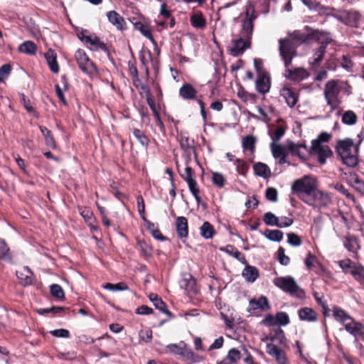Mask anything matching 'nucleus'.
<instances>
[{"mask_svg":"<svg viewBox=\"0 0 364 364\" xmlns=\"http://www.w3.org/2000/svg\"><path fill=\"white\" fill-rule=\"evenodd\" d=\"M254 173L256 176L262 177L265 179L270 178L271 170L264 163L257 162L253 165Z\"/></svg>","mask_w":364,"mask_h":364,"instance_id":"31","label":"nucleus"},{"mask_svg":"<svg viewBox=\"0 0 364 364\" xmlns=\"http://www.w3.org/2000/svg\"><path fill=\"white\" fill-rule=\"evenodd\" d=\"M336 18L340 22L348 26L357 28L358 27L361 15L358 11L353 9L344 10L340 11Z\"/></svg>","mask_w":364,"mask_h":364,"instance_id":"10","label":"nucleus"},{"mask_svg":"<svg viewBox=\"0 0 364 364\" xmlns=\"http://www.w3.org/2000/svg\"><path fill=\"white\" fill-rule=\"evenodd\" d=\"M180 286L185 289L188 294H196L198 292L196 289V281L191 276L188 275V277H185L180 282Z\"/></svg>","mask_w":364,"mask_h":364,"instance_id":"30","label":"nucleus"},{"mask_svg":"<svg viewBox=\"0 0 364 364\" xmlns=\"http://www.w3.org/2000/svg\"><path fill=\"white\" fill-rule=\"evenodd\" d=\"M287 147L292 156H297L302 159H305L306 154L299 149L297 144L291 140H287Z\"/></svg>","mask_w":364,"mask_h":364,"instance_id":"41","label":"nucleus"},{"mask_svg":"<svg viewBox=\"0 0 364 364\" xmlns=\"http://www.w3.org/2000/svg\"><path fill=\"white\" fill-rule=\"evenodd\" d=\"M309 42V35L296 30L279 40V52L284 67L289 66L297 56V48L302 43Z\"/></svg>","mask_w":364,"mask_h":364,"instance_id":"1","label":"nucleus"},{"mask_svg":"<svg viewBox=\"0 0 364 364\" xmlns=\"http://www.w3.org/2000/svg\"><path fill=\"white\" fill-rule=\"evenodd\" d=\"M266 352L275 359L277 364H288V358L284 350L274 343H267Z\"/></svg>","mask_w":364,"mask_h":364,"instance_id":"13","label":"nucleus"},{"mask_svg":"<svg viewBox=\"0 0 364 364\" xmlns=\"http://www.w3.org/2000/svg\"><path fill=\"white\" fill-rule=\"evenodd\" d=\"M237 96L245 102L248 101L255 102L257 100V95L255 94L250 93L244 90L238 91Z\"/></svg>","mask_w":364,"mask_h":364,"instance_id":"57","label":"nucleus"},{"mask_svg":"<svg viewBox=\"0 0 364 364\" xmlns=\"http://www.w3.org/2000/svg\"><path fill=\"white\" fill-rule=\"evenodd\" d=\"M45 58L51 71L54 73H58L59 72V66L56 60V54L54 51L49 50L45 53Z\"/></svg>","mask_w":364,"mask_h":364,"instance_id":"36","label":"nucleus"},{"mask_svg":"<svg viewBox=\"0 0 364 364\" xmlns=\"http://www.w3.org/2000/svg\"><path fill=\"white\" fill-rule=\"evenodd\" d=\"M298 316L301 321L315 322L318 320L317 312L310 307H302L298 310Z\"/></svg>","mask_w":364,"mask_h":364,"instance_id":"22","label":"nucleus"},{"mask_svg":"<svg viewBox=\"0 0 364 364\" xmlns=\"http://www.w3.org/2000/svg\"><path fill=\"white\" fill-rule=\"evenodd\" d=\"M333 316L334 318L344 326L345 330L356 340L364 341V325L355 321L341 308L335 307Z\"/></svg>","mask_w":364,"mask_h":364,"instance_id":"4","label":"nucleus"},{"mask_svg":"<svg viewBox=\"0 0 364 364\" xmlns=\"http://www.w3.org/2000/svg\"><path fill=\"white\" fill-rule=\"evenodd\" d=\"M181 148L186 153L190 154L191 151H194V146L192 145L188 137L181 136L180 139Z\"/></svg>","mask_w":364,"mask_h":364,"instance_id":"56","label":"nucleus"},{"mask_svg":"<svg viewBox=\"0 0 364 364\" xmlns=\"http://www.w3.org/2000/svg\"><path fill=\"white\" fill-rule=\"evenodd\" d=\"M306 203L318 209L328 208L333 204L332 195L316 188Z\"/></svg>","mask_w":364,"mask_h":364,"instance_id":"7","label":"nucleus"},{"mask_svg":"<svg viewBox=\"0 0 364 364\" xmlns=\"http://www.w3.org/2000/svg\"><path fill=\"white\" fill-rule=\"evenodd\" d=\"M138 247L140 249L141 256L145 259L151 257L152 255V247L144 241H138Z\"/></svg>","mask_w":364,"mask_h":364,"instance_id":"49","label":"nucleus"},{"mask_svg":"<svg viewBox=\"0 0 364 364\" xmlns=\"http://www.w3.org/2000/svg\"><path fill=\"white\" fill-rule=\"evenodd\" d=\"M256 138L252 135H247L242 139V148L244 151L248 150L252 154L255 151Z\"/></svg>","mask_w":364,"mask_h":364,"instance_id":"37","label":"nucleus"},{"mask_svg":"<svg viewBox=\"0 0 364 364\" xmlns=\"http://www.w3.org/2000/svg\"><path fill=\"white\" fill-rule=\"evenodd\" d=\"M286 129L284 126L277 127L275 130H271L269 132V134L272 140V143H277L281 138L284 135Z\"/></svg>","mask_w":364,"mask_h":364,"instance_id":"44","label":"nucleus"},{"mask_svg":"<svg viewBox=\"0 0 364 364\" xmlns=\"http://www.w3.org/2000/svg\"><path fill=\"white\" fill-rule=\"evenodd\" d=\"M250 307L247 309V311L250 313H255V311L257 309L264 311L271 309L269 300L265 296H261L257 299H252L250 301Z\"/></svg>","mask_w":364,"mask_h":364,"instance_id":"16","label":"nucleus"},{"mask_svg":"<svg viewBox=\"0 0 364 364\" xmlns=\"http://www.w3.org/2000/svg\"><path fill=\"white\" fill-rule=\"evenodd\" d=\"M316 183L315 180L310 176H304L296 180L291 186V191L296 194L303 202L310 198L315 189Z\"/></svg>","mask_w":364,"mask_h":364,"instance_id":"5","label":"nucleus"},{"mask_svg":"<svg viewBox=\"0 0 364 364\" xmlns=\"http://www.w3.org/2000/svg\"><path fill=\"white\" fill-rule=\"evenodd\" d=\"M75 56L78 66L82 72L91 75L96 70L94 63L89 59L84 50H77Z\"/></svg>","mask_w":364,"mask_h":364,"instance_id":"11","label":"nucleus"},{"mask_svg":"<svg viewBox=\"0 0 364 364\" xmlns=\"http://www.w3.org/2000/svg\"><path fill=\"white\" fill-rule=\"evenodd\" d=\"M280 95L284 99L289 107H294L299 100V93L296 90L284 87L280 90Z\"/></svg>","mask_w":364,"mask_h":364,"instance_id":"17","label":"nucleus"},{"mask_svg":"<svg viewBox=\"0 0 364 364\" xmlns=\"http://www.w3.org/2000/svg\"><path fill=\"white\" fill-rule=\"evenodd\" d=\"M344 246L348 251L355 252L359 248V240L356 236L348 235L345 237Z\"/></svg>","mask_w":364,"mask_h":364,"instance_id":"34","label":"nucleus"},{"mask_svg":"<svg viewBox=\"0 0 364 364\" xmlns=\"http://www.w3.org/2000/svg\"><path fill=\"white\" fill-rule=\"evenodd\" d=\"M188 188L195 198L196 202L198 204H199L201 202V198L199 196L200 194V188L198 186V183L196 179L187 183Z\"/></svg>","mask_w":364,"mask_h":364,"instance_id":"47","label":"nucleus"},{"mask_svg":"<svg viewBox=\"0 0 364 364\" xmlns=\"http://www.w3.org/2000/svg\"><path fill=\"white\" fill-rule=\"evenodd\" d=\"M250 41H247L243 37H240L238 39L232 41V47L229 48V52L232 56H238L242 54L247 48H250Z\"/></svg>","mask_w":364,"mask_h":364,"instance_id":"15","label":"nucleus"},{"mask_svg":"<svg viewBox=\"0 0 364 364\" xmlns=\"http://www.w3.org/2000/svg\"><path fill=\"white\" fill-rule=\"evenodd\" d=\"M264 235L270 240L279 242L283 239V232L279 230L267 229Z\"/></svg>","mask_w":364,"mask_h":364,"instance_id":"45","label":"nucleus"},{"mask_svg":"<svg viewBox=\"0 0 364 364\" xmlns=\"http://www.w3.org/2000/svg\"><path fill=\"white\" fill-rule=\"evenodd\" d=\"M139 60L141 63V72L144 73L145 76H149V68L152 65V56L149 50H141L139 53Z\"/></svg>","mask_w":364,"mask_h":364,"instance_id":"21","label":"nucleus"},{"mask_svg":"<svg viewBox=\"0 0 364 364\" xmlns=\"http://www.w3.org/2000/svg\"><path fill=\"white\" fill-rule=\"evenodd\" d=\"M364 267L358 265L356 269L352 272L354 278L360 283H364Z\"/></svg>","mask_w":364,"mask_h":364,"instance_id":"61","label":"nucleus"},{"mask_svg":"<svg viewBox=\"0 0 364 364\" xmlns=\"http://www.w3.org/2000/svg\"><path fill=\"white\" fill-rule=\"evenodd\" d=\"M244 268L242 275L248 282H254L259 276L258 269L254 266L249 265L247 263Z\"/></svg>","mask_w":364,"mask_h":364,"instance_id":"28","label":"nucleus"},{"mask_svg":"<svg viewBox=\"0 0 364 364\" xmlns=\"http://www.w3.org/2000/svg\"><path fill=\"white\" fill-rule=\"evenodd\" d=\"M271 85L272 80L269 72H264L260 75H257L255 89L259 93L265 95L269 92Z\"/></svg>","mask_w":364,"mask_h":364,"instance_id":"12","label":"nucleus"},{"mask_svg":"<svg viewBox=\"0 0 364 364\" xmlns=\"http://www.w3.org/2000/svg\"><path fill=\"white\" fill-rule=\"evenodd\" d=\"M285 76L287 78L294 81H300L304 80L306 76V70L301 68H294L291 63L285 67Z\"/></svg>","mask_w":364,"mask_h":364,"instance_id":"18","label":"nucleus"},{"mask_svg":"<svg viewBox=\"0 0 364 364\" xmlns=\"http://www.w3.org/2000/svg\"><path fill=\"white\" fill-rule=\"evenodd\" d=\"M277 325L285 326L290 323L289 315L284 311H279L276 314Z\"/></svg>","mask_w":364,"mask_h":364,"instance_id":"55","label":"nucleus"},{"mask_svg":"<svg viewBox=\"0 0 364 364\" xmlns=\"http://www.w3.org/2000/svg\"><path fill=\"white\" fill-rule=\"evenodd\" d=\"M277 259L282 265L287 266L290 262V258L285 255L284 248L279 247L277 250Z\"/></svg>","mask_w":364,"mask_h":364,"instance_id":"59","label":"nucleus"},{"mask_svg":"<svg viewBox=\"0 0 364 364\" xmlns=\"http://www.w3.org/2000/svg\"><path fill=\"white\" fill-rule=\"evenodd\" d=\"M18 50L26 54L34 55L36 52V46L33 41H27L19 46Z\"/></svg>","mask_w":364,"mask_h":364,"instance_id":"40","label":"nucleus"},{"mask_svg":"<svg viewBox=\"0 0 364 364\" xmlns=\"http://www.w3.org/2000/svg\"><path fill=\"white\" fill-rule=\"evenodd\" d=\"M265 196L267 200L272 202H276L278 199V192L274 188H267L265 192Z\"/></svg>","mask_w":364,"mask_h":364,"instance_id":"63","label":"nucleus"},{"mask_svg":"<svg viewBox=\"0 0 364 364\" xmlns=\"http://www.w3.org/2000/svg\"><path fill=\"white\" fill-rule=\"evenodd\" d=\"M234 164L236 166L237 173L240 175L245 176L249 170V165L242 159H236Z\"/></svg>","mask_w":364,"mask_h":364,"instance_id":"54","label":"nucleus"},{"mask_svg":"<svg viewBox=\"0 0 364 364\" xmlns=\"http://www.w3.org/2000/svg\"><path fill=\"white\" fill-rule=\"evenodd\" d=\"M287 238L288 242L292 246L297 247L301 244V237L294 232L288 233Z\"/></svg>","mask_w":364,"mask_h":364,"instance_id":"64","label":"nucleus"},{"mask_svg":"<svg viewBox=\"0 0 364 364\" xmlns=\"http://www.w3.org/2000/svg\"><path fill=\"white\" fill-rule=\"evenodd\" d=\"M338 264L346 274H352V272L358 266L350 259L340 260Z\"/></svg>","mask_w":364,"mask_h":364,"instance_id":"39","label":"nucleus"},{"mask_svg":"<svg viewBox=\"0 0 364 364\" xmlns=\"http://www.w3.org/2000/svg\"><path fill=\"white\" fill-rule=\"evenodd\" d=\"M263 221L267 225H275L279 228V218L271 212H267L264 214Z\"/></svg>","mask_w":364,"mask_h":364,"instance_id":"52","label":"nucleus"},{"mask_svg":"<svg viewBox=\"0 0 364 364\" xmlns=\"http://www.w3.org/2000/svg\"><path fill=\"white\" fill-rule=\"evenodd\" d=\"M149 297L153 302L156 309L167 315H171L170 311L167 309V306L165 302L156 294L151 293L149 294Z\"/></svg>","mask_w":364,"mask_h":364,"instance_id":"33","label":"nucleus"},{"mask_svg":"<svg viewBox=\"0 0 364 364\" xmlns=\"http://www.w3.org/2000/svg\"><path fill=\"white\" fill-rule=\"evenodd\" d=\"M33 272L28 267H23L16 271V276L23 286L30 285L33 283Z\"/></svg>","mask_w":364,"mask_h":364,"instance_id":"25","label":"nucleus"},{"mask_svg":"<svg viewBox=\"0 0 364 364\" xmlns=\"http://www.w3.org/2000/svg\"><path fill=\"white\" fill-rule=\"evenodd\" d=\"M190 22L193 28L204 29L207 25L206 18L200 11H196L190 16Z\"/></svg>","mask_w":364,"mask_h":364,"instance_id":"23","label":"nucleus"},{"mask_svg":"<svg viewBox=\"0 0 364 364\" xmlns=\"http://www.w3.org/2000/svg\"><path fill=\"white\" fill-rule=\"evenodd\" d=\"M348 182L356 191L364 194V181L355 172H350Z\"/></svg>","mask_w":364,"mask_h":364,"instance_id":"27","label":"nucleus"},{"mask_svg":"<svg viewBox=\"0 0 364 364\" xmlns=\"http://www.w3.org/2000/svg\"><path fill=\"white\" fill-rule=\"evenodd\" d=\"M181 356L184 361L188 364L199 363L203 360V357L193 352L191 349L185 348L181 353Z\"/></svg>","mask_w":364,"mask_h":364,"instance_id":"32","label":"nucleus"},{"mask_svg":"<svg viewBox=\"0 0 364 364\" xmlns=\"http://www.w3.org/2000/svg\"><path fill=\"white\" fill-rule=\"evenodd\" d=\"M266 341H270V343L276 344L277 346H286L287 338L284 331L279 327L273 329V333L266 338Z\"/></svg>","mask_w":364,"mask_h":364,"instance_id":"19","label":"nucleus"},{"mask_svg":"<svg viewBox=\"0 0 364 364\" xmlns=\"http://www.w3.org/2000/svg\"><path fill=\"white\" fill-rule=\"evenodd\" d=\"M9 247L4 240L0 239V259L6 261L11 260Z\"/></svg>","mask_w":364,"mask_h":364,"instance_id":"42","label":"nucleus"},{"mask_svg":"<svg viewBox=\"0 0 364 364\" xmlns=\"http://www.w3.org/2000/svg\"><path fill=\"white\" fill-rule=\"evenodd\" d=\"M326 51V49L324 48V46H319L317 49H316L311 64L314 66L318 65L321 61L323 60Z\"/></svg>","mask_w":364,"mask_h":364,"instance_id":"46","label":"nucleus"},{"mask_svg":"<svg viewBox=\"0 0 364 364\" xmlns=\"http://www.w3.org/2000/svg\"><path fill=\"white\" fill-rule=\"evenodd\" d=\"M274 284L293 297L303 299L306 296L305 291L301 289L297 284L294 279L290 276L275 278L274 279Z\"/></svg>","mask_w":364,"mask_h":364,"instance_id":"6","label":"nucleus"},{"mask_svg":"<svg viewBox=\"0 0 364 364\" xmlns=\"http://www.w3.org/2000/svg\"><path fill=\"white\" fill-rule=\"evenodd\" d=\"M357 119L355 113L351 110L345 112L342 116V122L348 125L355 124L357 122Z\"/></svg>","mask_w":364,"mask_h":364,"instance_id":"50","label":"nucleus"},{"mask_svg":"<svg viewBox=\"0 0 364 364\" xmlns=\"http://www.w3.org/2000/svg\"><path fill=\"white\" fill-rule=\"evenodd\" d=\"M220 250L222 252H224L228 255L235 257L242 264H247L245 256L242 252H240L234 245H228L225 247H220Z\"/></svg>","mask_w":364,"mask_h":364,"instance_id":"26","label":"nucleus"},{"mask_svg":"<svg viewBox=\"0 0 364 364\" xmlns=\"http://www.w3.org/2000/svg\"><path fill=\"white\" fill-rule=\"evenodd\" d=\"M306 35H309V41L310 39L315 40L320 44V46H324L325 49L333 41L331 34L323 31L314 30L311 33H306Z\"/></svg>","mask_w":364,"mask_h":364,"instance_id":"14","label":"nucleus"},{"mask_svg":"<svg viewBox=\"0 0 364 364\" xmlns=\"http://www.w3.org/2000/svg\"><path fill=\"white\" fill-rule=\"evenodd\" d=\"M318 262L317 257L311 252H309L305 259L304 264L308 269H311L314 267V264Z\"/></svg>","mask_w":364,"mask_h":364,"instance_id":"62","label":"nucleus"},{"mask_svg":"<svg viewBox=\"0 0 364 364\" xmlns=\"http://www.w3.org/2000/svg\"><path fill=\"white\" fill-rule=\"evenodd\" d=\"M104 288L110 291H122L128 288L127 285L124 282H119L117 284L106 283L104 285Z\"/></svg>","mask_w":364,"mask_h":364,"instance_id":"60","label":"nucleus"},{"mask_svg":"<svg viewBox=\"0 0 364 364\" xmlns=\"http://www.w3.org/2000/svg\"><path fill=\"white\" fill-rule=\"evenodd\" d=\"M144 226L146 228L151 232V235L158 240L160 241H166L168 240V237L163 235L160 231V230L158 228L157 225L155 223L151 222L149 220H145Z\"/></svg>","mask_w":364,"mask_h":364,"instance_id":"29","label":"nucleus"},{"mask_svg":"<svg viewBox=\"0 0 364 364\" xmlns=\"http://www.w3.org/2000/svg\"><path fill=\"white\" fill-rule=\"evenodd\" d=\"M197 92L194 87L188 82L184 83L179 89V96L186 100L196 99Z\"/></svg>","mask_w":364,"mask_h":364,"instance_id":"24","label":"nucleus"},{"mask_svg":"<svg viewBox=\"0 0 364 364\" xmlns=\"http://www.w3.org/2000/svg\"><path fill=\"white\" fill-rule=\"evenodd\" d=\"M50 294L58 299H63L65 297V293L62 287L56 284H52L50 287Z\"/></svg>","mask_w":364,"mask_h":364,"instance_id":"58","label":"nucleus"},{"mask_svg":"<svg viewBox=\"0 0 364 364\" xmlns=\"http://www.w3.org/2000/svg\"><path fill=\"white\" fill-rule=\"evenodd\" d=\"M351 86L347 81L341 80H330L324 86L323 95L327 105H328L332 110L336 109L341 103L340 93H350V90Z\"/></svg>","mask_w":364,"mask_h":364,"instance_id":"3","label":"nucleus"},{"mask_svg":"<svg viewBox=\"0 0 364 364\" xmlns=\"http://www.w3.org/2000/svg\"><path fill=\"white\" fill-rule=\"evenodd\" d=\"M180 176L181 178L186 182L188 183L194 179H196V173L193 169L189 166H186L185 168L184 172L181 173L178 168Z\"/></svg>","mask_w":364,"mask_h":364,"instance_id":"53","label":"nucleus"},{"mask_svg":"<svg viewBox=\"0 0 364 364\" xmlns=\"http://www.w3.org/2000/svg\"><path fill=\"white\" fill-rule=\"evenodd\" d=\"M212 182L217 188H223L226 183V179L222 173L213 172L212 173Z\"/></svg>","mask_w":364,"mask_h":364,"instance_id":"51","label":"nucleus"},{"mask_svg":"<svg viewBox=\"0 0 364 364\" xmlns=\"http://www.w3.org/2000/svg\"><path fill=\"white\" fill-rule=\"evenodd\" d=\"M362 139L355 144L350 138L338 139L335 146V152L342 163L348 167L354 168L359 162V147Z\"/></svg>","mask_w":364,"mask_h":364,"instance_id":"2","label":"nucleus"},{"mask_svg":"<svg viewBox=\"0 0 364 364\" xmlns=\"http://www.w3.org/2000/svg\"><path fill=\"white\" fill-rule=\"evenodd\" d=\"M109 21L115 26L117 29H123L124 21V18L116 11H111L107 14Z\"/></svg>","mask_w":364,"mask_h":364,"instance_id":"35","label":"nucleus"},{"mask_svg":"<svg viewBox=\"0 0 364 364\" xmlns=\"http://www.w3.org/2000/svg\"><path fill=\"white\" fill-rule=\"evenodd\" d=\"M257 18L255 13V9L252 6L247 7L245 16L242 20V29L240 31L241 37L247 41H250L253 33L254 21Z\"/></svg>","mask_w":364,"mask_h":364,"instance_id":"8","label":"nucleus"},{"mask_svg":"<svg viewBox=\"0 0 364 364\" xmlns=\"http://www.w3.org/2000/svg\"><path fill=\"white\" fill-rule=\"evenodd\" d=\"M241 358H242L241 352L235 348H231L230 350H229V351L228 352V354L225 357V358L231 364H237L238 363V361L241 359Z\"/></svg>","mask_w":364,"mask_h":364,"instance_id":"43","label":"nucleus"},{"mask_svg":"<svg viewBox=\"0 0 364 364\" xmlns=\"http://www.w3.org/2000/svg\"><path fill=\"white\" fill-rule=\"evenodd\" d=\"M271 151L272 153V156L275 159H278L280 156H282L287 154L288 152L286 151L284 146L278 144L277 143H271L270 144Z\"/></svg>","mask_w":364,"mask_h":364,"instance_id":"48","label":"nucleus"},{"mask_svg":"<svg viewBox=\"0 0 364 364\" xmlns=\"http://www.w3.org/2000/svg\"><path fill=\"white\" fill-rule=\"evenodd\" d=\"M333 151L328 145L319 144L318 141H311L309 155L316 156L320 165H324L326 163V159L333 156Z\"/></svg>","mask_w":364,"mask_h":364,"instance_id":"9","label":"nucleus"},{"mask_svg":"<svg viewBox=\"0 0 364 364\" xmlns=\"http://www.w3.org/2000/svg\"><path fill=\"white\" fill-rule=\"evenodd\" d=\"M215 234L214 227L209 222H205L200 227V235L205 239H211Z\"/></svg>","mask_w":364,"mask_h":364,"instance_id":"38","label":"nucleus"},{"mask_svg":"<svg viewBox=\"0 0 364 364\" xmlns=\"http://www.w3.org/2000/svg\"><path fill=\"white\" fill-rule=\"evenodd\" d=\"M176 230L180 239L186 238L188 235V220L186 217L179 216L176 220Z\"/></svg>","mask_w":364,"mask_h":364,"instance_id":"20","label":"nucleus"}]
</instances>
